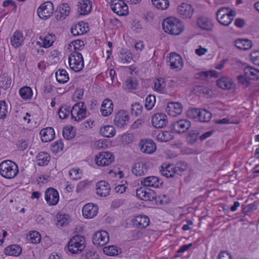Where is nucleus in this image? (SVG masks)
<instances>
[{
    "instance_id": "nucleus-40",
    "label": "nucleus",
    "mask_w": 259,
    "mask_h": 259,
    "mask_svg": "<svg viewBox=\"0 0 259 259\" xmlns=\"http://www.w3.org/2000/svg\"><path fill=\"white\" fill-rule=\"evenodd\" d=\"M56 78L58 82L62 83L66 82L69 80L68 74L64 69H59L56 72Z\"/></svg>"
},
{
    "instance_id": "nucleus-25",
    "label": "nucleus",
    "mask_w": 259,
    "mask_h": 259,
    "mask_svg": "<svg viewBox=\"0 0 259 259\" xmlns=\"http://www.w3.org/2000/svg\"><path fill=\"white\" fill-rule=\"evenodd\" d=\"M55 40V36L53 34H48L46 35H41L39 38V40L36 44L40 47L47 48L52 46Z\"/></svg>"
},
{
    "instance_id": "nucleus-4",
    "label": "nucleus",
    "mask_w": 259,
    "mask_h": 259,
    "mask_svg": "<svg viewBox=\"0 0 259 259\" xmlns=\"http://www.w3.org/2000/svg\"><path fill=\"white\" fill-rule=\"evenodd\" d=\"M218 22L222 25L229 26L232 22L236 12L229 7H222L216 14Z\"/></svg>"
},
{
    "instance_id": "nucleus-16",
    "label": "nucleus",
    "mask_w": 259,
    "mask_h": 259,
    "mask_svg": "<svg viewBox=\"0 0 259 259\" xmlns=\"http://www.w3.org/2000/svg\"><path fill=\"white\" fill-rule=\"evenodd\" d=\"M45 200L49 205H56L59 200L58 191L53 188H48L45 191Z\"/></svg>"
},
{
    "instance_id": "nucleus-11",
    "label": "nucleus",
    "mask_w": 259,
    "mask_h": 259,
    "mask_svg": "<svg viewBox=\"0 0 259 259\" xmlns=\"http://www.w3.org/2000/svg\"><path fill=\"white\" fill-rule=\"evenodd\" d=\"M149 166L145 160L136 162L133 166L132 172L137 177H142L147 174Z\"/></svg>"
},
{
    "instance_id": "nucleus-30",
    "label": "nucleus",
    "mask_w": 259,
    "mask_h": 259,
    "mask_svg": "<svg viewBox=\"0 0 259 259\" xmlns=\"http://www.w3.org/2000/svg\"><path fill=\"white\" fill-rule=\"evenodd\" d=\"M161 183L159 179L154 176L148 177L141 181V184L145 187L158 188Z\"/></svg>"
},
{
    "instance_id": "nucleus-52",
    "label": "nucleus",
    "mask_w": 259,
    "mask_h": 259,
    "mask_svg": "<svg viewBox=\"0 0 259 259\" xmlns=\"http://www.w3.org/2000/svg\"><path fill=\"white\" fill-rule=\"evenodd\" d=\"M155 103V97L154 95H149L145 99V107L147 110L151 109Z\"/></svg>"
},
{
    "instance_id": "nucleus-24",
    "label": "nucleus",
    "mask_w": 259,
    "mask_h": 259,
    "mask_svg": "<svg viewBox=\"0 0 259 259\" xmlns=\"http://www.w3.org/2000/svg\"><path fill=\"white\" fill-rule=\"evenodd\" d=\"M92 9V2L89 0H80L77 4V11L80 15L88 14Z\"/></svg>"
},
{
    "instance_id": "nucleus-13",
    "label": "nucleus",
    "mask_w": 259,
    "mask_h": 259,
    "mask_svg": "<svg viewBox=\"0 0 259 259\" xmlns=\"http://www.w3.org/2000/svg\"><path fill=\"white\" fill-rule=\"evenodd\" d=\"M129 116L126 111L120 110L115 114L113 122L115 125L122 127L127 124Z\"/></svg>"
},
{
    "instance_id": "nucleus-57",
    "label": "nucleus",
    "mask_w": 259,
    "mask_h": 259,
    "mask_svg": "<svg viewBox=\"0 0 259 259\" xmlns=\"http://www.w3.org/2000/svg\"><path fill=\"white\" fill-rule=\"evenodd\" d=\"M200 109L191 108L187 111V116L189 118L198 120L199 112H200Z\"/></svg>"
},
{
    "instance_id": "nucleus-5",
    "label": "nucleus",
    "mask_w": 259,
    "mask_h": 259,
    "mask_svg": "<svg viewBox=\"0 0 259 259\" xmlns=\"http://www.w3.org/2000/svg\"><path fill=\"white\" fill-rule=\"evenodd\" d=\"M70 114L72 119L76 121H80L90 115L89 112L87 111L86 106L82 102L76 103L73 106Z\"/></svg>"
},
{
    "instance_id": "nucleus-32",
    "label": "nucleus",
    "mask_w": 259,
    "mask_h": 259,
    "mask_svg": "<svg viewBox=\"0 0 259 259\" xmlns=\"http://www.w3.org/2000/svg\"><path fill=\"white\" fill-rule=\"evenodd\" d=\"M4 252L7 255L18 256L21 253L22 248L17 244H12L6 247Z\"/></svg>"
},
{
    "instance_id": "nucleus-27",
    "label": "nucleus",
    "mask_w": 259,
    "mask_h": 259,
    "mask_svg": "<svg viewBox=\"0 0 259 259\" xmlns=\"http://www.w3.org/2000/svg\"><path fill=\"white\" fill-rule=\"evenodd\" d=\"M149 218L144 215L136 216L133 220V225L139 228H145L149 225Z\"/></svg>"
},
{
    "instance_id": "nucleus-1",
    "label": "nucleus",
    "mask_w": 259,
    "mask_h": 259,
    "mask_svg": "<svg viewBox=\"0 0 259 259\" xmlns=\"http://www.w3.org/2000/svg\"><path fill=\"white\" fill-rule=\"evenodd\" d=\"M162 26L165 32L175 35H179L184 29L180 20L172 17L165 19L162 23Z\"/></svg>"
},
{
    "instance_id": "nucleus-62",
    "label": "nucleus",
    "mask_w": 259,
    "mask_h": 259,
    "mask_svg": "<svg viewBox=\"0 0 259 259\" xmlns=\"http://www.w3.org/2000/svg\"><path fill=\"white\" fill-rule=\"evenodd\" d=\"M196 90L200 94H202L203 95L210 96L212 92L210 89L204 86H198L197 87Z\"/></svg>"
},
{
    "instance_id": "nucleus-53",
    "label": "nucleus",
    "mask_w": 259,
    "mask_h": 259,
    "mask_svg": "<svg viewBox=\"0 0 259 259\" xmlns=\"http://www.w3.org/2000/svg\"><path fill=\"white\" fill-rule=\"evenodd\" d=\"M64 138L67 140H70L75 136L74 132L72 127H65L62 132Z\"/></svg>"
},
{
    "instance_id": "nucleus-31",
    "label": "nucleus",
    "mask_w": 259,
    "mask_h": 259,
    "mask_svg": "<svg viewBox=\"0 0 259 259\" xmlns=\"http://www.w3.org/2000/svg\"><path fill=\"white\" fill-rule=\"evenodd\" d=\"M217 85L224 90H231L234 86L233 80L227 77H223L217 80Z\"/></svg>"
},
{
    "instance_id": "nucleus-12",
    "label": "nucleus",
    "mask_w": 259,
    "mask_h": 259,
    "mask_svg": "<svg viewBox=\"0 0 259 259\" xmlns=\"http://www.w3.org/2000/svg\"><path fill=\"white\" fill-rule=\"evenodd\" d=\"M93 244L97 246H103L109 240L108 233L106 231H101L96 232L92 238Z\"/></svg>"
},
{
    "instance_id": "nucleus-33",
    "label": "nucleus",
    "mask_w": 259,
    "mask_h": 259,
    "mask_svg": "<svg viewBox=\"0 0 259 259\" xmlns=\"http://www.w3.org/2000/svg\"><path fill=\"white\" fill-rule=\"evenodd\" d=\"M24 40V37L22 32L20 31H16L11 37V43L14 48H18L20 46Z\"/></svg>"
},
{
    "instance_id": "nucleus-19",
    "label": "nucleus",
    "mask_w": 259,
    "mask_h": 259,
    "mask_svg": "<svg viewBox=\"0 0 259 259\" xmlns=\"http://www.w3.org/2000/svg\"><path fill=\"white\" fill-rule=\"evenodd\" d=\"M165 111L170 116L176 117L182 113L183 106L179 102L168 103Z\"/></svg>"
},
{
    "instance_id": "nucleus-10",
    "label": "nucleus",
    "mask_w": 259,
    "mask_h": 259,
    "mask_svg": "<svg viewBox=\"0 0 259 259\" xmlns=\"http://www.w3.org/2000/svg\"><path fill=\"white\" fill-rule=\"evenodd\" d=\"M114 157L113 154L109 152H103L99 153L96 156V163L101 166L108 165L113 162Z\"/></svg>"
},
{
    "instance_id": "nucleus-15",
    "label": "nucleus",
    "mask_w": 259,
    "mask_h": 259,
    "mask_svg": "<svg viewBox=\"0 0 259 259\" xmlns=\"http://www.w3.org/2000/svg\"><path fill=\"white\" fill-rule=\"evenodd\" d=\"M136 195L139 198L144 201H153L157 198V195L154 191L143 188L138 189Z\"/></svg>"
},
{
    "instance_id": "nucleus-42",
    "label": "nucleus",
    "mask_w": 259,
    "mask_h": 259,
    "mask_svg": "<svg viewBox=\"0 0 259 259\" xmlns=\"http://www.w3.org/2000/svg\"><path fill=\"white\" fill-rule=\"evenodd\" d=\"M120 62L121 64H129L133 60V55L131 53L122 51L119 56Z\"/></svg>"
},
{
    "instance_id": "nucleus-54",
    "label": "nucleus",
    "mask_w": 259,
    "mask_h": 259,
    "mask_svg": "<svg viewBox=\"0 0 259 259\" xmlns=\"http://www.w3.org/2000/svg\"><path fill=\"white\" fill-rule=\"evenodd\" d=\"M143 107L139 103H135L132 105L131 113L132 115L138 116L142 112Z\"/></svg>"
},
{
    "instance_id": "nucleus-38",
    "label": "nucleus",
    "mask_w": 259,
    "mask_h": 259,
    "mask_svg": "<svg viewBox=\"0 0 259 259\" xmlns=\"http://www.w3.org/2000/svg\"><path fill=\"white\" fill-rule=\"evenodd\" d=\"M100 133L103 137L110 138L115 135L116 131L112 125H105L101 127Z\"/></svg>"
},
{
    "instance_id": "nucleus-28",
    "label": "nucleus",
    "mask_w": 259,
    "mask_h": 259,
    "mask_svg": "<svg viewBox=\"0 0 259 259\" xmlns=\"http://www.w3.org/2000/svg\"><path fill=\"white\" fill-rule=\"evenodd\" d=\"M70 8L67 4L60 5L55 12V17L57 20L64 19L70 13Z\"/></svg>"
},
{
    "instance_id": "nucleus-21",
    "label": "nucleus",
    "mask_w": 259,
    "mask_h": 259,
    "mask_svg": "<svg viewBox=\"0 0 259 259\" xmlns=\"http://www.w3.org/2000/svg\"><path fill=\"white\" fill-rule=\"evenodd\" d=\"M179 14L184 18H190L193 14L192 6L187 3H182L177 8Z\"/></svg>"
},
{
    "instance_id": "nucleus-35",
    "label": "nucleus",
    "mask_w": 259,
    "mask_h": 259,
    "mask_svg": "<svg viewBox=\"0 0 259 259\" xmlns=\"http://www.w3.org/2000/svg\"><path fill=\"white\" fill-rule=\"evenodd\" d=\"M199 27L202 29L206 30H210L212 28V24L211 21L205 17H201L199 18L197 22Z\"/></svg>"
},
{
    "instance_id": "nucleus-48",
    "label": "nucleus",
    "mask_w": 259,
    "mask_h": 259,
    "mask_svg": "<svg viewBox=\"0 0 259 259\" xmlns=\"http://www.w3.org/2000/svg\"><path fill=\"white\" fill-rule=\"evenodd\" d=\"M70 111L69 106L63 105L59 108L58 111L59 116L61 119H65L68 116Z\"/></svg>"
},
{
    "instance_id": "nucleus-59",
    "label": "nucleus",
    "mask_w": 259,
    "mask_h": 259,
    "mask_svg": "<svg viewBox=\"0 0 259 259\" xmlns=\"http://www.w3.org/2000/svg\"><path fill=\"white\" fill-rule=\"evenodd\" d=\"M64 145L62 141H58L52 144L51 150L55 153H57L61 151L63 148Z\"/></svg>"
},
{
    "instance_id": "nucleus-45",
    "label": "nucleus",
    "mask_w": 259,
    "mask_h": 259,
    "mask_svg": "<svg viewBox=\"0 0 259 259\" xmlns=\"http://www.w3.org/2000/svg\"><path fill=\"white\" fill-rule=\"evenodd\" d=\"M199 113L198 120L201 122H208L211 118V113L205 109H201Z\"/></svg>"
},
{
    "instance_id": "nucleus-9",
    "label": "nucleus",
    "mask_w": 259,
    "mask_h": 259,
    "mask_svg": "<svg viewBox=\"0 0 259 259\" xmlns=\"http://www.w3.org/2000/svg\"><path fill=\"white\" fill-rule=\"evenodd\" d=\"M110 8L119 16L126 15L128 13V7L123 0H111Z\"/></svg>"
},
{
    "instance_id": "nucleus-3",
    "label": "nucleus",
    "mask_w": 259,
    "mask_h": 259,
    "mask_svg": "<svg viewBox=\"0 0 259 259\" xmlns=\"http://www.w3.org/2000/svg\"><path fill=\"white\" fill-rule=\"evenodd\" d=\"M86 246L85 237L80 235L73 236L68 243V250L72 254L80 253Z\"/></svg>"
},
{
    "instance_id": "nucleus-56",
    "label": "nucleus",
    "mask_w": 259,
    "mask_h": 259,
    "mask_svg": "<svg viewBox=\"0 0 259 259\" xmlns=\"http://www.w3.org/2000/svg\"><path fill=\"white\" fill-rule=\"evenodd\" d=\"M103 252L105 254L111 256L118 254V250L117 247L113 245L104 247Z\"/></svg>"
},
{
    "instance_id": "nucleus-34",
    "label": "nucleus",
    "mask_w": 259,
    "mask_h": 259,
    "mask_svg": "<svg viewBox=\"0 0 259 259\" xmlns=\"http://www.w3.org/2000/svg\"><path fill=\"white\" fill-rule=\"evenodd\" d=\"M160 171L162 175L166 178L174 177L176 175L175 166L172 164H167L164 167L162 166Z\"/></svg>"
},
{
    "instance_id": "nucleus-6",
    "label": "nucleus",
    "mask_w": 259,
    "mask_h": 259,
    "mask_svg": "<svg viewBox=\"0 0 259 259\" xmlns=\"http://www.w3.org/2000/svg\"><path fill=\"white\" fill-rule=\"evenodd\" d=\"M69 65L71 70L77 72L82 70L84 67L82 55L77 51H72L68 57Z\"/></svg>"
},
{
    "instance_id": "nucleus-55",
    "label": "nucleus",
    "mask_w": 259,
    "mask_h": 259,
    "mask_svg": "<svg viewBox=\"0 0 259 259\" xmlns=\"http://www.w3.org/2000/svg\"><path fill=\"white\" fill-rule=\"evenodd\" d=\"M8 107L4 101H0V119L5 118L8 113Z\"/></svg>"
},
{
    "instance_id": "nucleus-43",
    "label": "nucleus",
    "mask_w": 259,
    "mask_h": 259,
    "mask_svg": "<svg viewBox=\"0 0 259 259\" xmlns=\"http://www.w3.org/2000/svg\"><path fill=\"white\" fill-rule=\"evenodd\" d=\"M19 94L24 100L30 99L32 96V91L29 87H24L19 90Z\"/></svg>"
},
{
    "instance_id": "nucleus-36",
    "label": "nucleus",
    "mask_w": 259,
    "mask_h": 259,
    "mask_svg": "<svg viewBox=\"0 0 259 259\" xmlns=\"http://www.w3.org/2000/svg\"><path fill=\"white\" fill-rule=\"evenodd\" d=\"M50 160V156L48 153L41 152H39L36 157V161L39 166H44L48 164Z\"/></svg>"
},
{
    "instance_id": "nucleus-49",
    "label": "nucleus",
    "mask_w": 259,
    "mask_h": 259,
    "mask_svg": "<svg viewBox=\"0 0 259 259\" xmlns=\"http://www.w3.org/2000/svg\"><path fill=\"white\" fill-rule=\"evenodd\" d=\"M154 90L159 92H162L165 87L164 80L162 78L155 79L154 81Z\"/></svg>"
},
{
    "instance_id": "nucleus-22",
    "label": "nucleus",
    "mask_w": 259,
    "mask_h": 259,
    "mask_svg": "<svg viewBox=\"0 0 259 259\" xmlns=\"http://www.w3.org/2000/svg\"><path fill=\"white\" fill-rule=\"evenodd\" d=\"M98 208L92 203L85 204L82 208V214L84 218L92 219L97 214Z\"/></svg>"
},
{
    "instance_id": "nucleus-39",
    "label": "nucleus",
    "mask_w": 259,
    "mask_h": 259,
    "mask_svg": "<svg viewBox=\"0 0 259 259\" xmlns=\"http://www.w3.org/2000/svg\"><path fill=\"white\" fill-rule=\"evenodd\" d=\"M160 142H166L174 139V135L169 131H160L156 136Z\"/></svg>"
},
{
    "instance_id": "nucleus-63",
    "label": "nucleus",
    "mask_w": 259,
    "mask_h": 259,
    "mask_svg": "<svg viewBox=\"0 0 259 259\" xmlns=\"http://www.w3.org/2000/svg\"><path fill=\"white\" fill-rule=\"evenodd\" d=\"M217 72L214 70H209L207 71H202L199 73L200 76L203 77H216Z\"/></svg>"
},
{
    "instance_id": "nucleus-23",
    "label": "nucleus",
    "mask_w": 259,
    "mask_h": 259,
    "mask_svg": "<svg viewBox=\"0 0 259 259\" xmlns=\"http://www.w3.org/2000/svg\"><path fill=\"white\" fill-rule=\"evenodd\" d=\"M97 194L101 197H106L109 194L110 187L108 183L101 181L96 184Z\"/></svg>"
},
{
    "instance_id": "nucleus-20",
    "label": "nucleus",
    "mask_w": 259,
    "mask_h": 259,
    "mask_svg": "<svg viewBox=\"0 0 259 259\" xmlns=\"http://www.w3.org/2000/svg\"><path fill=\"white\" fill-rule=\"evenodd\" d=\"M141 151L146 154H152L156 150V145L152 140H141L139 144Z\"/></svg>"
},
{
    "instance_id": "nucleus-18",
    "label": "nucleus",
    "mask_w": 259,
    "mask_h": 259,
    "mask_svg": "<svg viewBox=\"0 0 259 259\" xmlns=\"http://www.w3.org/2000/svg\"><path fill=\"white\" fill-rule=\"evenodd\" d=\"M171 129L178 134L183 133L191 126V122L187 119H181L173 123Z\"/></svg>"
},
{
    "instance_id": "nucleus-7",
    "label": "nucleus",
    "mask_w": 259,
    "mask_h": 259,
    "mask_svg": "<svg viewBox=\"0 0 259 259\" xmlns=\"http://www.w3.org/2000/svg\"><path fill=\"white\" fill-rule=\"evenodd\" d=\"M259 79V70L250 66H245L244 68V87H247L250 83L251 80Z\"/></svg>"
},
{
    "instance_id": "nucleus-37",
    "label": "nucleus",
    "mask_w": 259,
    "mask_h": 259,
    "mask_svg": "<svg viewBox=\"0 0 259 259\" xmlns=\"http://www.w3.org/2000/svg\"><path fill=\"white\" fill-rule=\"evenodd\" d=\"M87 28L85 24L82 22L75 24L72 27L71 31L72 34L74 36L83 34L87 32Z\"/></svg>"
},
{
    "instance_id": "nucleus-60",
    "label": "nucleus",
    "mask_w": 259,
    "mask_h": 259,
    "mask_svg": "<svg viewBox=\"0 0 259 259\" xmlns=\"http://www.w3.org/2000/svg\"><path fill=\"white\" fill-rule=\"evenodd\" d=\"M251 61L255 65L259 66V51H253L250 54Z\"/></svg>"
},
{
    "instance_id": "nucleus-8",
    "label": "nucleus",
    "mask_w": 259,
    "mask_h": 259,
    "mask_svg": "<svg viewBox=\"0 0 259 259\" xmlns=\"http://www.w3.org/2000/svg\"><path fill=\"white\" fill-rule=\"evenodd\" d=\"M54 8L52 2L48 1L42 3L37 9V14L42 19L46 20L50 17L54 12Z\"/></svg>"
},
{
    "instance_id": "nucleus-41",
    "label": "nucleus",
    "mask_w": 259,
    "mask_h": 259,
    "mask_svg": "<svg viewBox=\"0 0 259 259\" xmlns=\"http://www.w3.org/2000/svg\"><path fill=\"white\" fill-rule=\"evenodd\" d=\"M27 240L33 244H37L40 242L41 236L37 231H32L29 232L26 237Z\"/></svg>"
},
{
    "instance_id": "nucleus-29",
    "label": "nucleus",
    "mask_w": 259,
    "mask_h": 259,
    "mask_svg": "<svg viewBox=\"0 0 259 259\" xmlns=\"http://www.w3.org/2000/svg\"><path fill=\"white\" fill-rule=\"evenodd\" d=\"M41 140L43 142H48L52 141L55 137V132L51 127L42 129L39 133Z\"/></svg>"
},
{
    "instance_id": "nucleus-44",
    "label": "nucleus",
    "mask_w": 259,
    "mask_h": 259,
    "mask_svg": "<svg viewBox=\"0 0 259 259\" xmlns=\"http://www.w3.org/2000/svg\"><path fill=\"white\" fill-rule=\"evenodd\" d=\"M154 7L157 9L166 10L169 5L168 0H151Z\"/></svg>"
},
{
    "instance_id": "nucleus-58",
    "label": "nucleus",
    "mask_w": 259,
    "mask_h": 259,
    "mask_svg": "<svg viewBox=\"0 0 259 259\" xmlns=\"http://www.w3.org/2000/svg\"><path fill=\"white\" fill-rule=\"evenodd\" d=\"M125 84L128 89H135L138 85V82L136 79L129 78L126 80Z\"/></svg>"
},
{
    "instance_id": "nucleus-64",
    "label": "nucleus",
    "mask_w": 259,
    "mask_h": 259,
    "mask_svg": "<svg viewBox=\"0 0 259 259\" xmlns=\"http://www.w3.org/2000/svg\"><path fill=\"white\" fill-rule=\"evenodd\" d=\"M155 201L157 203H159L160 204H164L168 202V199L166 195L161 194L158 196H157Z\"/></svg>"
},
{
    "instance_id": "nucleus-51",
    "label": "nucleus",
    "mask_w": 259,
    "mask_h": 259,
    "mask_svg": "<svg viewBox=\"0 0 259 259\" xmlns=\"http://www.w3.org/2000/svg\"><path fill=\"white\" fill-rule=\"evenodd\" d=\"M187 169V164L184 162H180L175 166L176 175L181 176Z\"/></svg>"
},
{
    "instance_id": "nucleus-26",
    "label": "nucleus",
    "mask_w": 259,
    "mask_h": 259,
    "mask_svg": "<svg viewBox=\"0 0 259 259\" xmlns=\"http://www.w3.org/2000/svg\"><path fill=\"white\" fill-rule=\"evenodd\" d=\"M113 104L109 99H105L103 101L100 107V112L102 116H108L113 112Z\"/></svg>"
},
{
    "instance_id": "nucleus-2",
    "label": "nucleus",
    "mask_w": 259,
    "mask_h": 259,
    "mask_svg": "<svg viewBox=\"0 0 259 259\" xmlns=\"http://www.w3.org/2000/svg\"><path fill=\"white\" fill-rule=\"evenodd\" d=\"M18 172V165L11 160H5L0 163V175L6 179L14 178Z\"/></svg>"
},
{
    "instance_id": "nucleus-17",
    "label": "nucleus",
    "mask_w": 259,
    "mask_h": 259,
    "mask_svg": "<svg viewBox=\"0 0 259 259\" xmlns=\"http://www.w3.org/2000/svg\"><path fill=\"white\" fill-rule=\"evenodd\" d=\"M151 122L154 127L160 128L166 125L168 119L164 113H157L152 117Z\"/></svg>"
},
{
    "instance_id": "nucleus-47",
    "label": "nucleus",
    "mask_w": 259,
    "mask_h": 259,
    "mask_svg": "<svg viewBox=\"0 0 259 259\" xmlns=\"http://www.w3.org/2000/svg\"><path fill=\"white\" fill-rule=\"evenodd\" d=\"M57 226L62 227L67 225L69 222V217L66 214H58L57 215Z\"/></svg>"
},
{
    "instance_id": "nucleus-46",
    "label": "nucleus",
    "mask_w": 259,
    "mask_h": 259,
    "mask_svg": "<svg viewBox=\"0 0 259 259\" xmlns=\"http://www.w3.org/2000/svg\"><path fill=\"white\" fill-rule=\"evenodd\" d=\"M84 46V42L82 40L77 39L72 41L69 45V49H71V51H77L81 49Z\"/></svg>"
},
{
    "instance_id": "nucleus-14",
    "label": "nucleus",
    "mask_w": 259,
    "mask_h": 259,
    "mask_svg": "<svg viewBox=\"0 0 259 259\" xmlns=\"http://www.w3.org/2000/svg\"><path fill=\"white\" fill-rule=\"evenodd\" d=\"M170 67L172 69L181 70L183 67V62L181 56L176 53H171L167 57Z\"/></svg>"
},
{
    "instance_id": "nucleus-61",
    "label": "nucleus",
    "mask_w": 259,
    "mask_h": 259,
    "mask_svg": "<svg viewBox=\"0 0 259 259\" xmlns=\"http://www.w3.org/2000/svg\"><path fill=\"white\" fill-rule=\"evenodd\" d=\"M69 175L72 180H77L80 179L81 175L78 169L72 168L69 171Z\"/></svg>"
},
{
    "instance_id": "nucleus-50",
    "label": "nucleus",
    "mask_w": 259,
    "mask_h": 259,
    "mask_svg": "<svg viewBox=\"0 0 259 259\" xmlns=\"http://www.w3.org/2000/svg\"><path fill=\"white\" fill-rule=\"evenodd\" d=\"M1 78L0 88L4 90H7L10 88L11 84V78L8 76H3Z\"/></svg>"
}]
</instances>
